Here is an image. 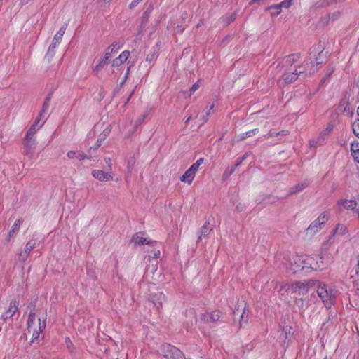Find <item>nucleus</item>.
I'll use <instances>...</instances> for the list:
<instances>
[{
    "label": "nucleus",
    "mask_w": 359,
    "mask_h": 359,
    "mask_svg": "<svg viewBox=\"0 0 359 359\" xmlns=\"http://www.w3.org/2000/svg\"><path fill=\"white\" fill-rule=\"evenodd\" d=\"M313 286L317 287L318 297L321 299L326 308L330 309L332 305V301L334 298V294L332 293L333 291L328 290L327 285L318 281H315V285Z\"/></svg>",
    "instance_id": "obj_1"
},
{
    "label": "nucleus",
    "mask_w": 359,
    "mask_h": 359,
    "mask_svg": "<svg viewBox=\"0 0 359 359\" xmlns=\"http://www.w3.org/2000/svg\"><path fill=\"white\" fill-rule=\"evenodd\" d=\"M320 48L323 49L318 53V55L315 57V63H312V62L309 61V60H307L309 62V67H306V69L309 68L308 74L309 76H311L318 70L317 66L325 63L327 61L329 52L328 50H325L324 48L321 47L320 45L318 46V48H315L313 50V52H317Z\"/></svg>",
    "instance_id": "obj_2"
},
{
    "label": "nucleus",
    "mask_w": 359,
    "mask_h": 359,
    "mask_svg": "<svg viewBox=\"0 0 359 359\" xmlns=\"http://www.w3.org/2000/svg\"><path fill=\"white\" fill-rule=\"evenodd\" d=\"M309 65V62L307 60H304L303 64L301 66L296 67L294 71L283 74L282 76L283 80H284L285 83H290L294 82L298 79V76L303 74L309 75L306 69Z\"/></svg>",
    "instance_id": "obj_3"
},
{
    "label": "nucleus",
    "mask_w": 359,
    "mask_h": 359,
    "mask_svg": "<svg viewBox=\"0 0 359 359\" xmlns=\"http://www.w3.org/2000/svg\"><path fill=\"white\" fill-rule=\"evenodd\" d=\"M162 354L167 359H184L183 353L174 346L165 344L161 348Z\"/></svg>",
    "instance_id": "obj_4"
},
{
    "label": "nucleus",
    "mask_w": 359,
    "mask_h": 359,
    "mask_svg": "<svg viewBox=\"0 0 359 359\" xmlns=\"http://www.w3.org/2000/svg\"><path fill=\"white\" fill-rule=\"evenodd\" d=\"M120 48V44L118 42H114L111 46L107 47L105 50L104 55L101 60V61L95 66L94 71L99 72L102 69L107 62L111 57V54L117 51V50Z\"/></svg>",
    "instance_id": "obj_5"
},
{
    "label": "nucleus",
    "mask_w": 359,
    "mask_h": 359,
    "mask_svg": "<svg viewBox=\"0 0 359 359\" xmlns=\"http://www.w3.org/2000/svg\"><path fill=\"white\" fill-rule=\"evenodd\" d=\"M328 220L327 216L325 213L321 214L316 220H314L310 226L306 229V233L308 236H312L318 232L323 225Z\"/></svg>",
    "instance_id": "obj_6"
},
{
    "label": "nucleus",
    "mask_w": 359,
    "mask_h": 359,
    "mask_svg": "<svg viewBox=\"0 0 359 359\" xmlns=\"http://www.w3.org/2000/svg\"><path fill=\"white\" fill-rule=\"evenodd\" d=\"M315 285V281L308 280L306 282L297 281L292 285L293 292H298L299 295H304L308 293L309 289Z\"/></svg>",
    "instance_id": "obj_7"
},
{
    "label": "nucleus",
    "mask_w": 359,
    "mask_h": 359,
    "mask_svg": "<svg viewBox=\"0 0 359 359\" xmlns=\"http://www.w3.org/2000/svg\"><path fill=\"white\" fill-rule=\"evenodd\" d=\"M36 147L35 139H25L23 140L22 154L29 158H32Z\"/></svg>",
    "instance_id": "obj_8"
},
{
    "label": "nucleus",
    "mask_w": 359,
    "mask_h": 359,
    "mask_svg": "<svg viewBox=\"0 0 359 359\" xmlns=\"http://www.w3.org/2000/svg\"><path fill=\"white\" fill-rule=\"evenodd\" d=\"M36 247L35 241L30 240L25 245L23 250L18 254V262L24 263L28 258L30 252Z\"/></svg>",
    "instance_id": "obj_9"
},
{
    "label": "nucleus",
    "mask_w": 359,
    "mask_h": 359,
    "mask_svg": "<svg viewBox=\"0 0 359 359\" xmlns=\"http://www.w3.org/2000/svg\"><path fill=\"white\" fill-rule=\"evenodd\" d=\"M149 302L154 305L157 310H159L163 302H165V297L162 292H156L150 296Z\"/></svg>",
    "instance_id": "obj_10"
},
{
    "label": "nucleus",
    "mask_w": 359,
    "mask_h": 359,
    "mask_svg": "<svg viewBox=\"0 0 359 359\" xmlns=\"http://www.w3.org/2000/svg\"><path fill=\"white\" fill-rule=\"evenodd\" d=\"M92 175L100 181H109L113 178L110 171L104 172L103 170H94L92 171Z\"/></svg>",
    "instance_id": "obj_11"
},
{
    "label": "nucleus",
    "mask_w": 359,
    "mask_h": 359,
    "mask_svg": "<svg viewBox=\"0 0 359 359\" xmlns=\"http://www.w3.org/2000/svg\"><path fill=\"white\" fill-rule=\"evenodd\" d=\"M111 132V129L109 128H107L104 129L101 134H100L98 139L95 144L92 146L88 151H96L102 144V142L106 140V138L109 136V133Z\"/></svg>",
    "instance_id": "obj_12"
},
{
    "label": "nucleus",
    "mask_w": 359,
    "mask_h": 359,
    "mask_svg": "<svg viewBox=\"0 0 359 359\" xmlns=\"http://www.w3.org/2000/svg\"><path fill=\"white\" fill-rule=\"evenodd\" d=\"M132 241L137 245L144 244L152 245L154 243H156L155 241L147 240V238L142 237L141 232L135 234L132 238Z\"/></svg>",
    "instance_id": "obj_13"
},
{
    "label": "nucleus",
    "mask_w": 359,
    "mask_h": 359,
    "mask_svg": "<svg viewBox=\"0 0 359 359\" xmlns=\"http://www.w3.org/2000/svg\"><path fill=\"white\" fill-rule=\"evenodd\" d=\"M18 302L16 300H12L10 303L8 309L2 314V318L6 320L11 318L18 310Z\"/></svg>",
    "instance_id": "obj_14"
},
{
    "label": "nucleus",
    "mask_w": 359,
    "mask_h": 359,
    "mask_svg": "<svg viewBox=\"0 0 359 359\" xmlns=\"http://www.w3.org/2000/svg\"><path fill=\"white\" fill-rule=\"evenodd\" d=\"M220 318V312L214 311L210 313H206L202 315L201 320L205 323L217 322Z\"/></svg>",
    "instance_id": "obj_15"
},
{
    "label": "nucleus",
    "mask_w": 359,
    "mask_h": 359,
    "mask_svg": "<svg viewBox=\"0 0 359 359\" xmlns=\"http://www.w3.org/2000/svg\"><path fill=\"white\" fill-rule=\"evenodd\" d=\"M130 52L128 50H124L122 52L120 55L114 59L112 62V66L114 67H119L122 64H123L129 57Z\"/></svg>",
    "instance_id": "obj_16"
},
{
    "label": "nucleus",
    "mask_w": 359,
    "mask_h": 359,
    "mask_svg": "<svg viewBox=\"0 0 359 359\" xmlns=\"http://www.w3.org/2000/svg\"><path fill=\"white\" fill-rule=\"evenodd\" d=\"M299 59H300L299 53H293V54H290V55L286 56L284 58L283 62H284L285 65L292 66V65H294V63L298 62Z\"/></svg>",
    "instance_id": "obj_17"
},
{
    "label": "nucleus",
    "mask_w": 359,
    "mask_h": 359,
    "mask_svg": "<svg viewBox=\"0 0 359 359\" xmlns=\"http://www.w3.org/2000/svg\"><path fill=\"white\" fill-rule=\"evenodd\" d=\"M308 185H309V182L306 181L298 183L294 187L290 188L288 195L291 196L296 193H299V192L302 191L303 189H304L306 187H307Z\"/></svg>",
    "instance_id": "obj_18"
},
{
    "label": "nucleus",
    "mask_w": 359,
    "mask_h": 359,
    "mask_svg": "<svg viewBox=\"0 0 359 359\" xmlns=\"http://www.w3.org/2000/svg\"><path fill=\"white\" fill-rule=\"evenodd\" d=\"M52 93H53L50 92L47 95V96L44 100V102L43 104L42 109H41V111L39 112L40 117H43V116H46V115L47 114L48 110L50 107V101L51 99Z\"/></svg>",
    "instance_id": "obj_19"
},
{
    "label": "nucleus",
    "mask_w": 359,
    "mask_h": 359,
    "mask_svg": "<svg viewBox=\"0 0 359 359\" xmlns=\"http://www.w3.org/2000/svg\"><path fill=\"white\" fill-rule=\"evenodd\" d=\"M209 222H206L199 230L198 232V238L197 242H199L202 239L203 237L207 236L210 232L211 231V229L209 227Z\"/></svg>",
    "instance_id": "obj_20"
},
{
    "label": "nucleus",
    "mask_w": 359,
    "mask_h": 359,
    "mask_svg": "<svg viewBox=\"0 0 359 359\" xmlns=\"http://www.w3.org/2000/svg\"><path fill=\"white\" fill-rule=\"evenodd\" d=\"M195 175L196 174L192 170H191L190 168H189L180 177V180L182 182H187L189 184H190L192 182Z\"/></svg>",
    "instance_id": "obj_21"
},
{
    "label": "nucleus",
    "mask_w": 359,
    "mask_h": 359,
    "mask_svg": "<svg viewBox=\"0 0 359 359\" xmlns=\"http://www.w3.org/2000/svg\"><path fill=\"white\" fill-rule=\"evenodd\" d=\"M67 156L70 159L74 158H77L80 160L88 158V157L83 152L80 151H70L67 153Z\"/></svg>",
    "instance_id": "obj_22"
},
{
    "label": "nucleus",
    "mask_w": 359,
    "mask_h": 359,
    "mask_svg": "<svg viewBox=\"0 0 359 359\" xmlns=\"http://www.w3.org/2000/svg\"><path fill=\"white\" fill-rule=\"evenodd\" d=\"M337 2H339V0H319L313 5V7L316 9L324 8Z\"/></svg>",
    "instance_id": "obj_23"
},
{
    "label": "nucleus",
    "mask_w": 359,
    "mask_h": 359,
    "mask_svg": "<svg viewBox=\"0 0 359 359\" xmlns=\"http://www.w3.org/2000/svg\"><path fill=\"white\" fill-rule=\"evenodd\" d=\"M340 203L346 210H353L357 205V202L354 200L344 199L341 201Z\"/></svg>",
    "instance_id": "obj_24"
},
{
    "label": "nucleus",
    "mask_w": 359,
    "mask_h": 359,
    "mask_svg": "<svg viewBox=\"0 0 359 359\" xmlns=\"http://www.w3.org/2000/svg\"><path fill=\"white\" fill-rule=\"evenodd\" d=\"M157 57V48L156 47H153L147 55L146 62H148L149 64H151L152 62L156 60Z\"/></svg>",
    "instance_id": "obj_25"
},
{
    "label": "nucleus",
    "mask_w": 359,
    "mask_h": 359,
    "mask_svg": "<svg viewBox=\"0 0 359 359\" xmlns=\"http://www.w3.org/2000/svg\"><path fill=\"white\" fill-rule=\"evenodd\" d=\"M22 221L20 219H17L14 224H13L11 230L9 231L8 233V236H7V238H6V241H10V238L13 236V235L18 231L19 229V226L21 224Z\"/></svg>",
    "instance_id": "obj_26"
},
{
    "label": "nucleus",
    "mask_w": 359,
    "mask_h": 359,
    "mask_svg": "<svg viewBox=\"0 0 359 359\" xmlns=\"http://www.w3.org/2000/svg\"><path fill=\"white\" fill-rule=\"evenodd\" d=\"M347 231V227L344 224H339L334 230L332 236L344 235Z\"/></svg>",
    "instance_id": "obj_27"
},
{
    "label": "nucleus",
    "mask_w": 359,
    "mask_h": 359,
    "mask_svg": "<svg viewBox=\"0 0 359 359\" xmlns=\"http://www.w3.org/2000/svg\"><path fill=\"white\" fill-rule=\"evenodd\" d=\"M266 10L270 12L271 16H277L281 13V8L278 6V4L268 7Z\"/></svg>",
    "instance_id": "obj_28"
},
{
    "label": "nucleus",
    "mask_w": 359,
    "mask_h": 359,
    "mask_svg": "<svg viewBox=\"0 0 359 359\" xmlns=\"http://www.w3.org/2000/svg\"><path fill=\"white\" fill-rule=\"evenodd\" d=\"M339 109L343 112L346 111L349 109V103L347 98H342L339 103Z\"/></svg>",
    "instance_id": "obj_29"
},
{
    "label": "nucleus",
    "mask_w": 359,
    "mask_h": 359,
    "mask_svg": "<svg viewBox=\"0 0 359 359\" xmlns=\"http://www.w3.org/2000/svg\"><path fill=\"white\" fill-rule=\"evenodd\" d=\"M258 132H259L258 128H255V129L250 130L249 131H247L245 133H243L241 134V135L239 137V140H244L248 137H252V135H255L256 134L258 133Z\"/></svg>",
    "instance_id": "obj_30"
},
{
    "label": "nucleus",
    "mask_w": 359,
    "mask_h": 359,
    "mask_svg": "<svg viewBox=\"0 0 359 359\" xmlns=\"http://www.w3.org/2000/svg\"><path fill=\"white\" fill-rule=\"evenodd\" d=\"M334 72V69L332 67H327L325 69V74L323 78L320 81V84L323 85L325 83L326 81L329 79V78L331 76V75Z\"/></svg>",
    "instance_id": "obj_31"
},
{
    "label": "nucleus",
    "mask_w": 359,
    "mask_h": 359,
    "mask_svg": "<svg viewBox=\"0 0 359 359\" xmlns=\"http://www.w3.org/2000/svg\"><path fill=\"white\" fill-rule=\"evenodd\" d=\"M250 154V152H246L245 154L241 157L236 162V163L234 165L233 168L229 171V175H232L233 172L235 171L236 168L239 166L243 161H245Z\"/></svg>",
    "instance_id": "obj_32"
},
{
    "label": "nucleus",
    "mask_w": 359,
    "mask_h": 359,
    "mask_svg": "<svg viewBox=\"0 0 359 359\" xmlns=\"http://www.w3.org/2000/svg\"><path fill=\"white\" fill-rule=\"evenodd\" d=\"M39 128V127L36 128L34 126H31L29 129L27 130V134L25 135V139H35L34 135L37 130Z\"/></svg>",
    "instance_id": "obj_33"
},
{
    "label": "nucleus",
    "mask_w": 359,
    "mask_h": 359,
    "mask_svg": "<svg viewBox=\"0 0 359 359\" xmlns=\"http://www.w3.org/2000/svg\"><path fill=\"white\" fill-rule=\"evenodd\" d=\"M352 155L354 158L358 159V153H359V143H352L351 146Z\"/></svg>",
    "instance_id": "obj_34"
},
{
    "label": "nucleus",
    "mask_w": 359,
    "mask_h": 359,
    "mask_svg": "<svg viewBox=\"0 0 359 359\" xmlns=\"http://www.w3.org/2000/svg\"><path fill=\"white\" fill-rule=\"evenodd\" d=\"M352 130L354 135L359 138V118L355 120L352 124Z\"/></svg>",
    "instance_id": "obj_35"
},
{
    "label": "nucleus",
    "mask_w": 359,
    "mask_h": 359,
    "mask_svg": "<svg viewBox=\"0 0 359 359\" xmlns=\"http://www.w3.org/2000/svg\"><path fill=\"white\" fill-rule=\"evenodd\" d=\"M318 260H316V264L310 263L311 267L314 269H317L318 268H320L321 266H323V257H319L317 258Z\"/></svg>",
    "instance_id": "obj_36"
},
{
    "label": "nucleus",
    "mask_w": 359,
    "mask_h": 359,
    "mask_svg": "<svg viewBox=\"0 0 359 359\" xmlns=\"http://www.w3.org/2000/svg\"><path fill=\"white\" fill-rule=\"evenodd\" d=\"M149 114V112H145L144 114H142L135 121V127L137 128L138 126H140L145 120V118L147 117Z\"/></svg>",
    "instance_id": "obj_37"
},
{
    "label": "nucleus",
    "mask_w": 359,
    "mask_h": 359,
    "mask_svg": "<svg viewBox=\"0 0 359 359\" xmlns=\"http://www.w3.org/2000/svg\"><path fill=\"white\" fill-rule=\"evenodd\" d=\"M292 5V0H284L281 3L278 4V6L285 8H289Z\"/></svg>",
    "instance_id": "obj_38"
},
{
    "label": "nucleus",
    "mask_w": 359,
    "mask_h": 359,
    "mask_svg": "<svg viewBox=\"0 0 359 359\" xmlns=\"http://www.w3.org/2000/svg\"><path fill=\"white\" fill-rule=\"evenodd\" d=\"M150 13H151V11L149 8H147L144 12L143 15H142V21L141 27H145L144 22L147 21Z\"/></svg>",
    "instance_id": "obj_39"
},
{
    "label": "nucleus",
    "mask_w": 359,
    "mask_h": 359,
    "mask_svg": "<svg viewBox=\"0 0 359 359\" xmlns=\"http://www.w3.org/2000/svg\"><path fill=\"white\" fill-rule=\"evenodd\" d=\"M39 331L34 332L33 333V338H34V339H37V338L39 337V332H42V331H43V329L45 328V327H46V323H45L44 322L43 323V325H41V319L39 318Z\"/></svg>",
    "instance_id": "obj_40"
},
{
    "label": "nucleus",
    "mask_w": 359,
    "mask_h": 359,
    "mask_svg": "<svg viewBox=\"0 0 359 359\" xmlns=\"http://www.w3.org/2000/svg\"><path fill=\"white\" fill-rule=\"evenodd\" d=\"M245 308H246V304L244 303V307L243 309H242L243 310V313L241 315V319H240V327H241L243 325V323H246L248 322V316H246V318H245Z\"/></svg>",
    "instance_id": "obj_41"
},
{
    "label": "nucleus",
    "mask_w": 359,
    "mask_h": 359,
    "mask_svg": "<svg viewBox=\"0 0 359 359\" xmlns=\"http://www.w3.org/2000/svg\"><path fill=\"white\" fill-rule=\"evenodd\" d=\"M333 130V126L329 123L327 128L322 132L323 135H325L327 137L330 135Z\"/></svg>",
    "instance_id": "obj_42"
},
{
    "label": "nucleus",
    "mask_w": 359,
    "mask_h": 359,
    "mask_svg": "<svg viewBox=\"0 0 359 359\" xmlns=\"http://www.w3.org/2000/svg\"><path fill=\"white\" fill-rule=\"evenodd\" d=\"M62 39V38L60 37V36L55 35L50 46H52L53 48H55L57 46L60 44Z\"/></svg>",
    "instance_id": "obj_43"
},
{
    "label": "nucleus",
    "mask_w": 359,
    "mask_h": 359,
    "mask_svg": "<svg viewBox=\"0 0 359 359\" xmlns=\"http://www.w3.org/2000/svg\"><path fill=\"white\" fill-rule=\"evenodd\" d=\"M292 328L290 326H285L283 328V332L285 334V338H287V337L292 334Z\"/></svg>",
    "instance_id": "obj_44"
},
{
    "label": "nucleus",
    "mask_w": 359,
    "mask_h": 359,
    "mask_svg": "<svg viewBox=\"0 0 359 359\" xmlns=\"http://www.w3.org/2000/svg\"><path fill=\"white\" fill-rule=\"evenodd\" d=\"M41 120H43V123L41 124V126L45 122L46 116H43V117H40L39 115L32 126H34L35 127L38 128L39 127L38 125Z\"/></svg>",
    "instance_id": "obj_45"
},
{
    "label": "nucleus",
    "mask_w": 359,
    "mask_h": 359,
    "mask_svg": "<svg viewBox=\"0 0 359 359\" xmlns=\"http://www.w3.org/2000/svg\"><path fill=\"white\" fill-rule=\"evenodd\" d=\"M199 83L197 82L194 83L189 89V96H191L194 92H196L199 88Z\"/></svg>",
    "instance_id": "obj_46"
},
{
    "label": "nucleus",
    "mask_w": 359,
    "mask_h": 359,
    "mask_svg": "<svg viewBox=\"0 0 359 359\" xmlns=\"http://www.w3.org/2000/svg\"><path fill=\"white\" fill-rule=\"evenodd\" d=\"M327 137L325 135H323V133L317 137L316 144H323V143L325 141Z\"/></svg>",
    "instance_id": "obj_47"
},
{
    "label": "nucleus",
    "mask_w": 359,
    "mask_h": 359,
    "mask_svg": "<svg viewBox=\"0 0 359 359\" xmlns=\"http://www.w3.org/2000/svg\"><path fill=\"white\" fill-rule=\"evenodd\" d=\"M236 16V15L235 13H231L230 15L226 16L225 19H226V23L230 24L233 20H235Z\"/></svg>",
    "instance_id": "obj_48"
},
{
    "label": "nucleus",
    "mask_w": 359,
    "mask_h": 359,
    "mask_svg": "<svg viewBox=\"0 0 359 359\" xmlns=\"http://www.w3.org/2000/svg\"><path fill=\"white\" fill-rule=\"evenodd\" d=\"M341 13L339 11H335L331 15H329L330 18L332 19V21H334L340 16Z\"/></svg>",
    "instance_id": "obj_49"
},
{
    "label": "nucleus",
    "mask_w": 359,
    "mask_h": 359,
    "mask_svg": "<svg viewBox=\"0 0 359 359\" xmlns=\"http://www.w3.org/2000/svg\"><path fill=\"white\" fill-rule=\"evenodd\" d=\"M35 320V313H30L28 316V325L30 326L31 323H33Z\"/></svg>",
    "instance_id": "obj_50"
},
{
    "label": "nucleus",
    "mask_w": 359,
    "mask_h": 359,
    "mask_svg": "<svg viewBox=\"0 0 359 359\" xmlns=\"http://www.w3.org/2000/svg\"><path fill=\"white\" fill-rule=\"evenodd\" d=\"M65 29H66V27L62 26V27H60V29H59V31L57 32V34L55 35L60 36V37L62 38L63 34L65 32Z\"/></svg>",
    "instance_id": "obj_51"
},
{
    "label": "nucleus",
    "mask_w": 359,
    "mask_h": 359,
    "mask_svg": "<svg viewBox=\"0 0 359 359\" xmlns=\"http://www.w3.org/2000/svg\"><path fill=\"white\" fill-rule=\"evenodd\" d=\"M55 55V48L52 47V46H50L47 52V55H49L50 57H53Z\"/></svg>",
    "instance_id": "obj_52"
},
{
    "label": "nucleus",
    "mask_w": 359,
    "mask_h": 359,
    "mask_svg": "<svg viewBox=\"0 0 359 359\" xmlns=\"http://www.w3.org/2000/svg\"><path fill=\"white\" fill-rule=\"evenodd\" d=\"M142 1V0H133L129 6L130 8L132 9L135 8Z\"/></svg>",
    "instance_id": "obj_53"
},
{
    "label": "nucleus",
    "mask_w": 359,
    "mask_h": 359,
    "mask_svg": "<svg viewBox=\"0 0 359 359\" xmlns=\"http://www.w3.org/2000/svg\"><path fill=\"white\" fill-rule=\"evenodd\" d=\"M199 166L194 163L189 168L192 170L195 174L198 170Z\"/></svg>",
    "instance_id": "obj_54"
},
{
    "label": "nucleus",
    "mask_w": 359,
    "mask_h": 359,
    "mask_svg": "<svg viewBox=\"0 0 359 359\" xmlns=\"http://www.w3.org/2000/svg\"><path fill=\"white\" fill-rule=\"evenodd\" d=\"M104 161H105L106 164L107 165V166L109 167V170L111 171V159L109 158H104Z\"/></svg>",
    "instance_id": "obj_55"
},
{
    "label": "nucleus",
    "mask_w": 359,
    "mask_h": 359,
    "mask_svg": "<svg viewBox=\"0 0 359 359\" xmlns=\"http://www.w3.org/2000/svg\"><path fill=\"white\" fill-rule=\"evenodd\" d=\"M355 293L359 295V281H357L354 285Z\"/></svg>",
    "instance_id": "obj_56"
},
{
    "label": "nucleus",
    "mask_w": 359,
    "mask_h": 359,
    "mask_svg": "<svg viewBox=\"0 0 359 359\" xmlns=\"http://www.w3.org/2000/svg\"><path fill=\"white\" fill-rule=\"evenodd\" d=\"M203 162H204V158H201L198 159L195 163L198 166H200L202 163H203Z\"/></svg>",
    "instance_id": "obj_57"
},
{
    "label": "nucleus",
    "mask_w": 359,
    "mask_h": 359,
    "mask_svg": "<svg viewBox=\"0 0 359 359\" xmlns=\"http://www.w3.org/2000/svg\"><path fill=\"white\" fill-rule=\"evenodd\" d=\"M280 134V133H276V132H269V137H275L278 136Z\"/></svg>",
    "instance_id": "obj_58"
},
{
    "label": "nucleus",
    "mask_w": 359,
    "mask_h": 359,
    "mask_svg": "<svg viewBox=\"0 0 359 359\" xmlns=\"http://www.w3.org/2000/svg\"><path fill=\"white\" fill-rule=\"evenodd\" d=\"M213 107H214V104H212V105L210 107V108H209L208 111H207V113H206V116H208V117H210V111L213 109Z\"/></svg>",
    "instance_id": "obj_59"
},
{
    "label": "nucleus",
    "mask_w": 359,
    "mask_h": 359,
    "mask_svg": "<svg viewBox=\"0 0 359 359\" xmlns=\"http://www.w3.org/2000/svg\"><path fill=\"white\" fill-rule=\"evenodd\" d=\"M160 254H161L160 250H158L156 252H154V257H155V258H158V257H159Z\"/></svg>",
    "instance_id": "obj_60"
},
{
    "label": "nucleus",
    "mask_w": 359,
    "mask_h": 359,
    "mask_svg": "<svg viewBox=\"0 0 359 359\" xmlns=\"http://www.w3.org/2000/svg\"><path fill=\"white\" fill-rule=\"evenodd\" d=\"M31 1V0H21V1H20V4H21L22 6L25 5V4H27L29 1Z\"/></svg>",
    "instance_id": "obj_61"
},
{
    "label": "nucleus",
    "mask_w": 359,
    "mask_h": 359,
    "mask_svg": "<svg viewBox=\"0 0 359 359\" xmlns=\"http://www.w3.org/2000/svg\"><path fill=\"white\" fill-rule=\"evenodd\" d=\"M127 79H128V78H127V75H125L123 80H122V82L120 83V86H121V87L124 84V83L126 82V81L127 80Z\"/></svg>",
    "instance_id": "obj_62"
},
{
    "label": "nucleus",
    "mask_w": 359,
    "mask_h": 359,
    "mask_svg": "<svg viewBox=\"0 0 359 359\" xmlns=\"http://www.w3.org/2000/svg\"><path fill=\"white\" fill-rule=\"evenodd\" d=\"M238 313H239V306L233 311V313L234 316H236L237 314H238Z\"/></svg>",
    "instance_id": "obj_63"
},
{
    "label": "nucleus",
    "mask_w": 359,
    "mask_h": 359,
    "mask_svg": "<svg viewBox=\"0 0 359 359\" xmlns=\"http://www.w3.org/2000/svg\"><path fill=\"white\" fill-rule=\"evenodd\" d=\"M296 303H297V304H299V303H302V307H303L304 302L302 298L297 300Z\"/></svg>",
    "instance_id": "obj_64"
}]
</instances>
